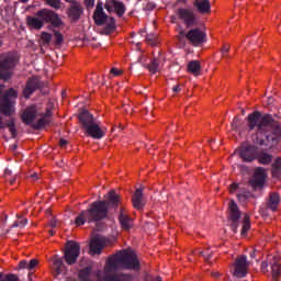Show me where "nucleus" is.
Segmentation results:
<instances>
[{
    "label": "nucleus",
    "instance_id": "nucleus-1",
    "mask_svg": "<svg viewBox=\"0 0 281 281\" xmlns=\"http://www.w3.org/2000/svg\"><path fill=\"white\" fill-rule=\"evenodd\" d=\"M280 119L277 114H265L255 111L247 117V126L249 131L257 128V137L255 144L259 146H268L273 148L281 142V126L280 122L276 121Z\"/></svg>",
    "mask_w": 281,
    "mask_h": 281
},
{
    "label": "nucleus",
    "instance_id": "nucleus-2",
    "mask_svg": "<svg viewBox=\"0 0 281 281\" xmlns=\"http://www.w3.org/2000/svg\"><path fill=\"white\" fill-rule=\"evenodd\" d=\"M109 216V205L106 201H95L83 210L75 220L76 227L85 225V223H98L104 221Z\"/></svg>",
    "mask_w": 281,
    "mask_h": 281
},
{
    "label": "nucleus",
    "instance_id": "nucleus-3",
    "mask_svg": "<svg viewBox=\"0 0 281 281\" xmlns=\"http://www.w3.org/2000/svg\"><path fill=\"white\" fill-rule=\"evenodd\" d=\"M19 54L15 52L7 53L2 57V59L0 60V80L8 82V80L12 78V71H14V68L16 67V65H19Z\"/></svg>",
    "mask_w": 281,
    "mask_h": 281
},
{
    "label": "nucleus",
    "instance_id": "nucleus-4",
    "mask_svg": "<svg viewBox=\"0 0 281 281\" xmlns=\"http://www.w3.org/2000/svg\"><path fill=\"white\" fill-rule=\"evenodd\" d=\"M93 19L95 25H104L101 34H113L115 32V19L109 18L106 13H104V9H102V4L98 3L93 13Z\"/></svg>",
    "mask_w": 281,
    "mask_h": 281
},
{
    "label": "nucleus",
    "instance_id": "nucleus-5",
    "mask_svg": "<svg viewBox=\"0 0 281 281\" xmlns=\"http://www.w3.org/2000/svg\"><path fill=\"white\" fill-rule=\"evenodd\" d=\"M10 98H14V100L19 98V92L14 88H9L4 92L2 100L0 101V113H2V115H5V117H10L14 113V110L12 108V101H10Z\"/></svg>",
    "mask_w": 281,
    "mask_h": 281
},
{
    "label": "nucleus",
    "instance_id": "nucleus-6",
    "mask_svg": "<svg viewBox=\"0 0 281 281\" xmlns=\"http://www.w3.org/2000/svg\"><path fill=\"white\" fill-rule=\"evenodd\" d=\"M80 256V244L78 241L69 240L65 245L64 260L68 265H76Z\"/></svg>",
    "mask_w": 281,
    "mask_h": 281
},
{
    "label": "nucleus",
    "instance_id": "nucleus-7",
    "mask_svg": "<svg viewBox=\"0 0 281 281\" xmlns=\"http://www.w3.org/2000/svg\"><path fill=\"white\" fill-rule=\"evenodd\" d=\"M35 16L41 19L43 23H50L53 27H60L63 20L58 16V13L50 9H42L35 13Z\"/></svg>",
    "mask_w": 281,
    "mask_h": 281
},
{
    "label": "nucleus",
    "instance_id": "nucleus-8",
    "mask_svg": "<svg viewBox=\"0 0 281 281\" xmlns=\"http://www.w3.org/2000/svg\"><path fill=\"white\" fill-rule=\"evenodd\" d=\"M176 14L184 23L186 27H195L198 25L196 13L192 9L179 8Z\"/></svg>",
    "mask_w": 281,
    "mask_h": 281
},
{
    "label": "nucleus",
    "instance_id": "nucleus-9",
    "mask_svg": "<svg viewBox=\"0 0 281 281\" xmlns=\"http://www.w3.org/2000/svg\"><path fill=\"white\" fill-rule=\"evenodd\" d=\"M236 155L243 159L246 164H251L255 161L258 155V147L254 145H241L239 149H237Z\"/></svg>",
    "mask_w": 281,
    "mask_h": 281
},
{
    "label": "nucleus",
    "instance_id": "nucleus-10",
    "mask_svg": "<svg viewBox=\"0 0 281 281\" xmlns=\"http://www.w3.org/2000/svg\"><path fill=\"white\" fill-rule=\"evenodd\" d=\"M186 38L193 47H201L205 43L207 35L201 29H191L187 32Z\"/></svg>",
    "mask_w": 281,
    "mask_h": 281
},
{
    "label": "nucleus",
    "instance_id": "nucleus-11",
    "mask_svg": "<svg viewBox=\"0 0 281 281\" xmlns=\"http://www.w3.org/2000/svg\"><path fill=\"white\" fill-rule=\"evenodd\" d=\"M69 3L66 14L71 23H78L82 18V14H85V8L76 0H72Z\"/></svg>",
    "mask_w": 281,
    "mask_h": 281
},
{
    "label": "nucleus",
    "instance_id": "nucleus-12",
    "mask_svg": "<svg viewBox=\"0 0 281 281\" xmlns=\"http://www.w3.org/2000/svg\"><path fill=\"white\" fill-rule=\"evenodd\" d=\"M250 265L251 262L247 261V256H237L233 265L235 269L234 276H236V278H245V276H247V271L249 270Z\"/></svg>",
    "mask_w": 281,
    "mask_h": 281
},
{
    "label": "nucleus",
    "instance_id": "nucleus-13",
    "mask_svg": "<svg viewBox=\"0 0 281 281\" xmlns=\"http://www.w3.org/2000/svg\"><path fill=\"white\" fill-rule=\"evenodd\" d=\"M43 87H45V83L41 81V78L34 76L29 78L26 80V86L23 89V97L29 100L34 91H38V89H43Z\"/></svg>",
    "mask_w": 281,
    "mask_h": 281
},
{
    "label": "nucleus",
    "instance_id": "nucleus-14",
    "mask_svg": "<svg viewBox=\"0 0 281 281\" xmlns=\"http://www.w3.org/2000/svg\"><path fill=\"white\" fill-rule=\"evenodd\" d=\"M265 181H267V170L262 167H258L255 169V175L252 180L249 181V186L254 188V190H262V188H265Z\"/></svg>",
    "mask_w": 281,
    "mask_h": 281
},
{
    "label": "nucleus",
    "instance_id": "nucleus-15",
    "mask_svg": "<svg viewBox=\"0 0 281 281\" xmlns=\"http://www.w3.org/2000/svg\"><path fill=\"white\" fill-rule=\"evenodd\" d=\"M228 221H232V227L236 232L238 229V221H240V210L234 200L228 203Z\"/></svg>",
    "mask_w": 281,
    "mask_h": 281
},
{
    "label": "nucleus",
    "instance_id": "nucleus-16",
    "mask_svg": "<svg viewBox=\"0 0 281 281\" xmlns=\"http://www.w3.org/2000/svg\"><path fill=\"white\" fill-rule=\"evenodd\" d=\"M86 131V135L92 137V139H102L104 135H106V127H100L98 122H94L92 125L88 126Z\"/></svg>",
    "mask_w": 281,
    "mask_h": 281
},
{
    "label": "nucleus",
    "instance_id": "nucleus-17",
    "mask_svg": "<svg viewBox=\"0 0 281 281\" xmlns=\"http://www.w3.org/2000/svg\"><path fill=\"white\" fill-rule=\"evenodd\" d=\"M104 247H106V239L103 236L97 235L90 241V251L92 254H102Z\"/></svg>",
    "mask_w": 281,
    "mask_h": 281
},
{
    "label": "nucleus",
    "instance_id": "nucleus-18",
    "mask_svg": "<svg viewBox=\"0 0 281 281\" xmlns=\"http://www.w3.org/2000/svg\"><path fill=\"white\" fill-rule=\"evenodd\" d=\"M280 193L278 192H270L265 205H267L268 207H270V211L276 213L278 212V210H280Z\"/></svg>",
    "mask_w": 281,
    "mask_h": 281
},
{
    "label": "nucleus",
    "instance_id": "nucleus-19",
    "mask_svg": "<svg viewBox=\"0 0 281 281\" xmlns=\"http://www.w3.org/2000/svg\"><path fill=\"white\" fill-rule=\"evenodd\" d=\"M78 120L83 131H86L88 126L95 124V119L93 117V114H91L88 110H83L79 114Z\"/></svg>",
    "mask_w": 281,
    "mask_h": 281
},
{
    "label": "nucleus",
    "instance_id": "nucleus-20",
    "mask_svg": "<svg viewBox=\"0 0 281 281\" xmlns=\"http://www.w3.org/2000/svg\"><path fill=\"white\" fill-rule=\"evenodd\" d=\"M119 222L121 224L122 229L125 232H128L133 225L131 224V216H128V212L126 211V207L121 206V211L119 214Z\"/></svg>",
    "mask_w": 281,
    "mask_h": 281
},
{
    "label": "nucleus",
    "instance_id": "nucleus-21",
    "mask_svg": "<svg viewBox=\"0 0 281 281\" xmlns=\"http://www.w3.org/2000/svg\"><path fill=\"white\" fill-rule=\"evenodd\" d=\"M194 8H196L200 14H211L212 13V4L210 0H194L193 1Z\"/></svg>",
    "mask_w": 281,
    "mask_h": 281
},
{
    "label": "nucleus",
    "instance_id": "nucleus-22",
    "mask_svg": "<svg viewBox=\"0 0 281 281\" xmlns=\"http://www.w3.org/2000/svg\"><path fill=\"white\" fill-rule=\"evenodd\" d=\"M281 256H274L271 261V273H272V281L280 280L281 276Z\"/></svg>",
    "mask_w": 281,
    "mask_h": 281
},
{
    "label": "nucleus",
    "instance_id": "nucleus-23",
    "mask_svg": "<svg viewBox=\"0 0 281 281\" xmlns=\"http://www.w3.org/2000/svg\"><path fill=\"white\" fill-rule=\"evenodd\" d=\"M49 117H52V110L47 109L43 117L37 120L36 123L32 124V128H34V131H41V128H45V126L52 122Z\"/></svg>",
    "mask_w": 281,
    "mask_h": 281
},
{
    "label": "nucleus",
    "instance_id": "nucleus-24",
    "mask_svg": "<svg viewBox=\"0 0 281 281\" xmlns=\"http://www.w3.org/2000/svg\"><path fill=\"white\" fill-rule=\"evenodd\" d=\"M37 115L36 108L34 105H31L24 110L22 113V122L26 125L32 124L34 122L35 117Z\"/></svg>",
    "mask_w": 281,
    "mask_h": 281
},
{
    "label": "nucleus",
    "instance_id": "nucleus-25",
    "mask_svg": "<svg viewBox=\"0 0 281 281\" xmlns=\"http://www.w3.org/2000/svg\"><path fill=\"white\" fill-rule=\"evenodd\" d=\"M132 204L135 210L144 209V191L142 189H137L132 196Z\"/></svg>",
    "mask_w": 281,
    "mask_h": 281
},
{
    "label": "nucleus",
    "instance_id": "nucleus-26",
    "mask_svg": "<svg viewBox=\"0 0 281 281\" xmlns=\"http://www.w3.org/2000/svg\"><path fill=\"white\" fill-rule=\"evenodd\" d=\"M26 24L31 30H42L45 25L43 20L38 16H27Z\"/></svg>",
    "mask_w": 281,
    "mask_h": 281
},
{
    "label": "nucleus",
    "instance_id": "nucleus-27",
    "mask_svg": "<svg viewBox=\"0 0 281 281\" xmlns=\"http://www.w3.org/2000/svg\"><path fill=\"white\" fill-rule=\"evenodd\" d=\"M257 161L259 164H261V166H269V164H271V161H273V155L261 150V151H257Z\"/></svg>",
    "mask_w": 281,
    "mask_h": 281
},
{
    "label": "nucleus",
    "instance_id": "nucleus-28",
    "mask_svg": "<svg viewBox=\"0 0 281 281\" xmlns=\"http://www.w3.org/2000/svg\"><path fill=\"white\" fill-rule=\"evenodd\" d=\"M120 203H122V196H120V194H117L114 190H111L108 193V205H112V207H117V205H120Z\"/></svg>",
    "mask_w": 281,
    "mask_h": 281
},
{
    "label": "nucleus",
    "instance_id": "nucleus-29",
    "mask_svg": "<svg viewBox=\"0 0 281 281\" xmlns=\"http://www.w3.org/2000/svg\"><path fill=\"white\" fill-rule=\"evenodd\" d=\"M50 262L53 263V269H55L56 273H63V268L65 267V263H63V259L58 257V255H54L50 258Z\"/></svg>",
    "mask_w": 281,
    "mask_h": 281
},
{
    "label": "nucleus",
    "instance_id": "nucleus-30",
    "mask_svg": "<svg viewBox=\"0 0 281 281\" xmlns=\"http://www.w3.org/2000/svg\"><path fill=\"white\" fill-rule=\"evenodd\" d=\"M188 71L193 76H201V61L192 60L188 64Z\"/></svg>",
    "mask_w": 281,
    "mask_h": 281
},
{
    "label": "nucleus",
    "instance_id": "nucleus-31",
    "mask_svg": "<svg viewBox=\"0 0 281 281\" xmlns=\"http://www.w3.org/2000/svg\"><path fill=\"white\" fill-rule=\"evenodd\" d=\"M271 175L274 179H280L281 177V157L277 158L272 164Z\"/></svg>",
    "mask_w": 281,
    "mask_h": 281
},
{
    "label": "nucleus",
    "instance_id": "nucleus-32",
    "mask_svg": "<svg viewBox=\"0 0 281 281\" xmlns=\"http://www.w3.org/2000/svg\"><path fill=\"white\" fill-rule=\"evenodd\" d=\"M112 5L117 16H124V12H126V8L124 7L123 2L117 0H112Z\"/></svg>",
    "mask_w": 281,
    "mask_h": 281
},
{
    "label": "nucleus",
    "instance_id": "nucleus-33",
    "mask_svg": "<svg viewBox=\"0 0 281 281\" xmlns=\"http://www.w3.org/2000/svg\"><path fill=\"white\" fill-rule=\"evenodd\" d=\"M251 229V217L249 214L244 215L243 220V228H241V236H247V232Z\"/></svg>",
    "mask_w": 281,
    "mask_h": 281
},
{
    "label": "nucleus",
    "instance_id": "nucleus-34",
    "mask_svg": "<svg viewBox=\"0 0 281 281\" xmlns=\"http://www.w3.org/2000/svg\"><path fill=\"white\" fill-rule=\"evenodd\" d=\"M7 126V128H9V132L11 133V137L13 139H15L18 133H16V126H15V123H14V119L11 117L7 121V123L4 124V127Z\"/></svg>",
    "mask_w": 281,
    "mask_h": 281
},
{
    "label": "nucleus",
    "instance_id": "nucleus-35",
    "mask_svg": "<svg viewBox=\"0 0 281 281\" xmlns=\"http://www.w3.org/2000/svg\"><path fill=\"white\" fill-rule=\"evenodd\" d=\"M89 278H91V268L87 267L79 271L80 281H89Z\"/></svg>",
    "mask_w": 281,
    "mask_h": 281
},
{
    "label": "nucleus",
    "instance_id": "nucleus-36",
    "mask_svg": "<svg viewBox=\"0 0 281 281\" xmlns=\"http://www.w3.org/2000/svg\"><path fill=\"white\" fill-rule=\"evenodd\" d=\"M147 69L150 71V74H157L159 70V59H153L151 63L147 66Z\"/></svg>",
    "mask_w": 281,
    "mask_h": 281
},
{
    "label": "nucleus",
    "instance_id": "nucleus-37",
    "mask_svg": "<svg viewBox=\"0 0 281 281\" xmlns=\"http://www.w3.org/2000/svg\"><path fill=\"white\" fill-rule=\"evenodd\" d=\"M260 216H262V218H270L271 217V207H269L267 204H265L260 211H259Z\"/></svg>",
    "mask_w": 281,
    "mask_h": 281
},
{
    "label": "nucleus",
    "instance_id": "nucleus-38",
    "mask_svg": "<svg viewBox=\"0 0 281 281\" xmlns=\"http://www.w3.org/2000/svg\"><path fill=\"white\" fill-rule=\"evenodd\" d=\"M146 43H148V45H157V34L154 33H149L146 35L145 37Z\"/></svg>",
    "mask_w": 281,
    "mask_h": 281
},
{
    "label": "nucleus",
    "instance_id": "nucleus-39",
    "mask_svg": "<svg viewBox=\"0 0 281 281\" xmlns=\"http://www.w3.org/2000/svg\"><path fill=\"white\" fill-rule=\"evenodd\" d=\"M41 41L43 45H49V43H52V34L43 32L41 35Z\"/></svg>",
    "mask_w": 281,
    "mask_h": 281
},
{
    "label": "nucleus",
    "instance_id": "nucleus-40",
    "mask_svg": "<svg viewBox=\"0 0 281 281\" xmlns=\"http://www.w3.org/2000/svg\"><path fill=\"white\" fill-rule=\"evenodd\" d=\"M45 3L54 10H60V0H45Z\"/></svg>",
    "mask_w": 281,
    "mask_h": 281
},
{
    "label": "nucleus",
    "instance_id": "nucleus-41",
    "mask_svg": "<svg viewBox=\"0 0 281 281\" xmlns=\"http://www.w3.org/2000/svg\"><path fill=\"white\" fill-rule=\"evenodd\" d=\"M54 36H55V45H63V41H65L63 34L58 31H55Z\"/></svg>",
    "mask_w": 281,
    "mask_h": 281
},
{
    "label": "nucleus",
    "instance_id": "nucleus-42",
    "mask_svg": "<svg viewBox=\"0 0 281 281\" xmlns=\"http://www.w3.org/2000/svg\"><path fill=\"white\" fill-rule=\"evenodd\" d=\"M24 225H27V218L19 217L18 221L14 222L13 227H24Z\"/></svg>",
    "mask_w": 281,
    "mask_h": 281
},
{
    "label": "nucleus",
    "instance_id": "nucleus-43",
    "mask_svg": "<svg viewBox=\"0 0 281 281\" xmlns=\"http://www.w3.org/2000/svg\"><path fill=\"white\" fill-rule=\"evenodd\" d=\"M222 58H229V45L224 44L221 48Z\"/></svg>",
    "mask_w": 281,
    "mask_h": 281
},
{
    "label": "nucleus",
    "instance_id": "nucleus-44",
    "mask_svg": "<svg viewBox=\"0 0 281 281\" xmlns=\"http://www.w3.org/2000/svg\"><path fill=\"white\" fill-rule=\"evenodd\" d=\"M36 267H38V260L37 259H31L29 265H27L29 271H32V269H36Z\"/></svg>",
    "mask_w": 281,
    "mask_h": 281
},
{
    "label": "nucleus",
    "instance_id": "nucleus-45",
    "mask_svg": "<svg viewBox=\"0 0 281 281\" xmlns=\"http://www.w3.org/2000/svg\"><path fill=\"white\" fill-rule=\"evenodd\" d=\"M199 256H202L205 260V262H210V259L212 258V252L210 251H200Z\"/></svg>",
    "mask_w": 281,
    "mask_h": 281
},
{
    "label": "nucleus",
    "instance_id": "nucleus-46",
    "mask_svg": "<svg viewBox=\"0 0 281 281\" xmlns=\"http://www.w3.org/2000/svg\"><path fill=\"white\" fill-rule=\"evenodd\" d=\"M2 281H20L16 274L9 273L2 279Z\"/></svg>",
    "mask_w": 281,
    "mask_h": 281
},
{
    "label": "nucleus",
    "instance_id": "nucleus-47",
    "mask_svg": "<svg viewBox=\"0 0 281 281\" xmlns=\"http://www.w3.org/2000/svg\"><path fill=\"white\" fill-rule=\"evenodd\" d=\"M110 74H111L112 76H122V74H124V70L117 69V68H112V69L110 70Z\"/></svg>",
    "mask_w": 281,
    "mask_h": 281
},
{
    "label": "nucleus",
    "instance_id": "nucleus-48",
    "mask_svg": "<svg viewBox=\"0 0 281 281\" xmlns=\"http://www.w3.org/2000/svg\"><path fill=\"white\" fill-rule=\"evenodd\" d=\"M238 190V183H232L229 187H228V192L229 194H234V192H236Z\"/></svg>",
    "mask_w": 281,
    "mask_h": 281
},
{
    "label": "nucleus",
    "instance_id": "nucleus-49",
    "mask_svg": "<svg viewBox=\"0 0 281 281\" xmlns=\"http://www.w3.org/2000/svg\"><path fill=\"white\" fill-rule=\"evenodd\" d=\"M86 8L89 10L95 4V0H83Z\"/></svg>",
    "mask_w": 281,
    "mask_h": 281
},
{
    "label": "nucleus",
    "instance_id": "nucleus-50",
    "mask_svg": "<svg viewBox=\"0 0 281 281\" xmlns=\"http://www.w3.org/2000/svg\"><path fill=\"white\" fill-rule=\"evenodd\" d=\"M268 267H269V262H267V261H262L261 262V271H262V273H269Z\"/></svg>",
    "mask_w": 281,
    "mask_h": 281
},
{
    "label": "nucleus",
    "instance_id": "nucleus-51",
    "mask_svg": "<svg viewBox=\"0 0 281 281\" xmlns=\"http://www.w3.org/2000/svg\"><path fill=\"white\" fill-rule=\"evenodd\" d=\"M239 125H240V119L235 117L233 120L232 127L235 128V131H236V128H238Z\"/></svg>",
    "mask_w": 281,
    "mask_h": 281
},
{
    "label": "nucleus",
    "instance_id": "nucleus-52",
    "mask_svg": "<svg viewBox=\"0 0 281 281\" xmlns=\"http://www.w3.org/2000/svg\"><path fill=\"white\" fill-rule=\"evenodd\" d=\"M49 227H58V220H56V217H53L50 221H49Z\"/></svg>",
    "mask_w": 281,
    "mask_h": 281
},
{
    "label": "nucleus",
    "instance_id": "nucleus-53",
    "mask_svg": "<svg viewBox=\"0 0 281 281\" xmlns=\"http://www.w3.org/2000/svg\"><path fill=\"white\" fill-rule=\"evenodd\" d=\"M69 144V142L67 140V139H64V138H61L60 140H59V146H60V148H67V145Z\"/></svg>",
    "mask_w": 281,
    "mask_h": 281
},
{
    "label": "nucleus",
    "instance_id": "nucleus-54",
    "mask_svg": "<svg viewBox=\"0 0 281 281\" xmlns=\"http://www.w3.org/2000/svg\"><path fill=\"white\" fill-rule=\"evenodd\" d=\"M188 33H186V31H180L179 32V35H177V38L179 40V41H183V38H186V35H187Z\"/></svg>",
    "mask_w": 281,
    "mask_h": 281
},
{
    "label": "nucleus",
    "instance_id": "nucleus-55",
    "mask_svg": "<svg viewBox=\"0 0 281 281\" xmlns=\"http://www.w3.org/2000/svg\"><path fill=\"white\" fill-rule=\"evenodd\" d=\"M12 178V171L10 169L4 170V179H11Z\"/></svg>",
    "mask_w": 281,
    "mask_h": 281
},
{
    "label": "nucleus",
    "instance_id": "nucleus-56",
    "mask_svg": "<svg viewBox=\"0 0 281 281\" xmlns=\"http://www.w3.org/2000/svg\"><path fill=\"white\" fill-rule=\"evenodd\" d=\"M211 278H214V280H218V278H221V272L218 271L211 272Z\"/></svg>",
    "mask_w": 281,
    "mask_h": 281
},
{
    "label": "nucleus",
    "instance_id": "nucleus-57",
    "mask_svg": "<svg viewBox=\"0 0 281 281\" xmlns=\"http://www.w3.org/2000/svg\"><path fill=\"white\" fill-rule=\"evenodd\" d=\"M27 261L26 260H22V261H20V263H19V267H20V269H27Z\"/></svg>",
    "mask_w": 281,
    "mask_h": 281
},
{
    "label": "nucleus",
    "instance_id": "nucleus-58",
    "mask_svg": "<svg viewBox=\"0 0 281 281\" xmlns=\"http://www.w3.org/2000/svg\"><path fill=\"white\" fill-rule=\"evenodd\" d=\"M5 89L4 85H0V102L3 100V95H5V93H3V90Z\"/></svg>",
    "mask_w": 281,
    "mask_h": 281
},
{
    "label": "nucleus",
    "instance_id": "nucleus-59",
    "mask_svg": "<svg viewBox=\"0 0 281 281\" xmlns=\"http://www.w3.org/2000/svg\"><path fill=\"white\" fill-rule=\"evenodd\" d=\"M30 179H33V181H38V175L36 172L31 173Z\"/></svg>",
    "mask_w": 281,
    "mask_h": 281
},
{
    "label": "nucleus",
    "instance_id": "nucleus-60",
    "mask_svg": "<svg viewBox=\"0 0 281 281\" xmlns=\"http://www.w3.org/2000/svg\"><path fill=\"white\" fill-rule=\"evenodd\" d=\"M10 186H14V183L16 182V176H14L13 178H8V180Z\"/></svg>",
    "mask_w": 281,
    "mask_h": 281
},
{
    "label": "nucleus",
    "instance_id": "nucleus-61",
    "mask_svg": "<svg viewBox=\"0 0 281 281\" xmlns=\"http://www.w3.org/2000/svg\"><path fill=\"white\" fill-rule=\"evenodd\" d=\"M172 91H173L175 93H179V92L181 91V86H180V85L175 86V87L172 88Z\"/></svg>",
    "mask_w": 281,
    "mask_h": 281
},
{
    "label": "nucleus",
    "instance_id": "nucleus-62",
    "mask_svg": "<svg viewBox=\"0 0 281 281\" xmlns=\"http://www.w3.org/2000/svg\"><path fill=\"white\" fill-rule=\"evenodd\" d=\"M257 252H258V250H256V248H254L252 251L250 252V258H256Z\"/></svg>",
    "mask_w": 281,
    "mask_h": 281
},
{
    "label": "nucleus",
    "instance_id": "nucleus-63",
    "mask_svg": "<svg viewBox=\"0 0 281 281\" xmlns=\"http://www.w3.org/2000/svg\"><path fill=\"white\" fill-rule=\"evenodd\" d=\"M0 128H5V123H3V117L0 116Z\"/></svg>",
    "mask_w": 281,
    "mask_h": 281
},
{
    "label": "nucleus",
    "instance_id": "nucleus-64",
    "mask_svg": "<svg viewBox=\"0 0 281 281\" xmlns=\"http://www.w3.org/2000/svg\"><path fill=\"white\" fill-rule=\"evenodd\" d=\"M49 232V234H50V236H54V229H50V231H48Z\"/></svg>",
    "mask_w": 281,
    "mask_h": 281
}]
</instances>
